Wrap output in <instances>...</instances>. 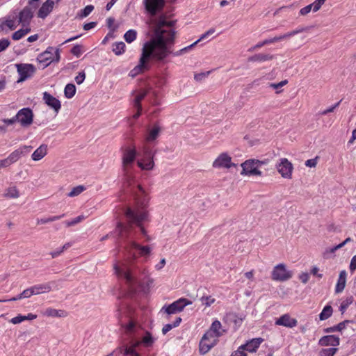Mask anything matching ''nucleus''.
<instances>
[{
	"instance_id": "6e6d98bb",
	"label": "nucleus",
	"mask_w": 356,
	"mask_h": 356,
	"mask_svg": "<svg viewBox=\"0 0 356 356\" xmlns=\"http://www.w3.org/2000/svg\"><path fill=\"white\" fill-rule=\"evenodd\" d=\"M245 350L243 346L241 345L238 347V348L232 353L231 356H247V354L244 352Z\"/></svg>"
},
{
	"instance_id": "5701e85b",
	"label": "nucleus",
	"mask_w": 356,
	"mask_h": 356,
	"mask_svg": "<svg viewBox=\"0 0 356 356\" xmlns=\"http://www.w3.org/2000/svg\"><path fill=\"white\" fill-rule=\"evenodd\" d=\"M54 6L53 0H47L40 8L38 17L42 19L45 18L52 11Z\"/></svg>"
},
{
	"instance_id": "0e129e2a",
	"label": "nucleus",
	"mask_w": 356,
	"mask_h": 356,
	"mask_svg": "<svg viewBox=\"0 0 356 356\" xmlns=\"http://www.w3.org/2000/svg\"><path fill=\"white\" fill-rule=\"evenodd\" d=\"M311 10H312V7L311 6V4L302 8L300 9V14L301 15H306L307 14H308L309 13L311 12Z\"/></svg>"
},
{
	"instance_id": "e433bc0d",
	"label": "nucleus",
	"mask_w": 356,
	"mask_h": 356,
	"mask_svg": "<svg viewBox=\"0 0 356 356\" xmlns=\"http://www.w3.org/2000/svg\"><path fill=\"white\" fill-rule=\"evenodd\" d=\"M19 195V191L15 186L7 188L4 193V196L8 198H17Z\"/></svg>"
},
{
	"instance_id": "f704fd0d",
	"label": "nucleus",
	"mask_w": 356,
	"mask_h": 356,
	"mask_svg": "<svg viewBox=\"0 0 356 356\" xmlns=\"http://www.w3.org/2000/svg\"><path fill=\"white\" fill-rule=\"evenodd\" d=\"M332 308L330 305H326L323 309L322 312L319 314V318L321 321H324L327 319L330 316H331L332 314Z\"/></svg>"
},
{
	"instance_id": "423d86ee",
	"label": "nucleus",
	"mask_w": 356,
	"mask_h": 356,
	"mask_svg": "<svg viewBox=\"0 0 356 356\" xmlns=\"http://www.w3.org/2000/svg\"><path fill=\"white\" fill-rule=\"evenodd\" d=\"M60 54L58 50H55L54 47H48L46 51L39 54L37 60L41 65L42 68H45L54 61H58Z\"/></svg>"
},
{
	"instance_id": "2eb2a0df",
	"label": "nucleus",
	"mask_w": 356,
	"mask_h": 356,
	"mask_svg": "<svg viewBox=\"0 0 356 356\" xmlns=\"http://www.w3.org/2000/svg\"><path fill=\"white\" fill-rule=\"evenodd\" d=\"M17 72L20 77L18 82L24 81L31 77L35 72V67L32 64H17Z\"/></svg>"
},
{
	"instance_id": "2f4dec72",
	"label": "nucleus",
	"mask_w": 356,
	"mask_h": 356,
	"mask_svg": "<svg viewBox=\"0 0 356 356\" xmlns=\"http://www.w3.org/2000/svg\"><path fill=\"white\" fill-rule=\"evenodd\" d=\"M125 44L123 42H118L113 44L112 51L117 56H120L124 52Z\"/></svg>"
},
{
	"instance_id": "4468645a",
	"label": "nucleus",
	"mask_w": 356,
	"mask_h": 356,
	"mask_svg": "<svg viewBox=\"0 0 356 356\" xmlns=\"http://www.w3.org/2000/svg\"><path fill=\"white\" fill-rule=\"evenodd\" d=\"M215 168H227L235 167L236 164L232 162V158L227 153L220 154L213 162Z\"/></svg>"
},
{
	"instance_id": "09e8293b",
	"label": "nucleus",
	"mask_w": 356,
	"mask_h": 356,
	"mask_svg": "<svg viewBox=\"0 0 356 356\" xmlns=\"http://www.w3.org/2000/svg\"><path fill=\"white\" fill-rule=\"evenodd\" d=\"M341 248L339 247V245H335L332 248H327L325 252H323V257L325 258H328L330 257L331 254H334L336 250L340 249Z\"/></svg>"
},
{
	"instance_id": "a211bd4d",
	"label": "nucleus",
	"mask_w": 356,
	"mask_h": 356,
	"mask_svg": "<svg viewBox=\"0 0 356 356\" xmlns=\"http://www.w3.org/2000/svg\"><path fill=\"white\" fill-rule=\"evenodd\" d=\"M32 149L31 146L23 145L19 147L18 149H15L13 152H11L8 159L11 162V163H14L17 162L21 157L24 156L30 153Z\"/></svg>"
},
{
	"instance_id": "5fc2aeb1",
	"label": "nucleus",
	"mask_w": 356,
	"mask_h": 356,
	"mask_svg": "<svg viewBox=\"0 0 356 356\" xmlns=\"http://www.w3.org/2000/svg\"><path fill=\"white\" fill-rule=\"evenodd\" d=\"M8 39H2L0 40V52L5 51L10 45Z\"/></svg>"
},
{
	"instance_id": "aec40b11",
	"label": "nucleus",
	"mask_w": 356,
	"mask_h": 356,
	"mask_svg": "<svg viewBox=\"0 0 356 356\" xmlns=\"http://www.w3.org/2000/svg\"><path fill=\"white\" fill-rule=\"evenodd\" d=\"M243 318L244 317L241 315L239 316L234 312H228L224 316L222 321L226 323H233L235 329H238L241 325Z\"/></svg>"
},
{
	"instance_id": "a18cd8bd",
	"label": "nucleus",
	"mask_w": 356,
	"mask_h": 356,
	"mask_svg": "<svg viewBox=\"0 0 356 356\" xmlns=\"http://www.w3.org/2000/svg\"><path fill=\"white\" fill-rule=\"evenodd\" d=\"M94 6L92 5L86 6L83 10H81L80 17H86L89 15L93 10Z\"/></svg>"
},
{
	"instance_id": "b1692460",
	"label": "nucleus",
	"mask_w": 356,
	"mask_h": 356,
	"mask_svg": "<svg viewBox=\"0 0 356 356\" xmlns=\"http://www.w3.org/2000/svg\"><path fill=\"white\" fill-rule=\"evenodd\" d=\"M340 339L335 335H327L321 337L318 341L319 345L323 346H337L339 345Z\"/></svg>"
},
{
	"instance_id": "f257e3e1",
	"label": "nucleus",
	"mask_w": 356,
	"mask_h": 356,
	"mask_svg": "<svg viewBox=\"0 0 356 356\" xmlns=\"http://www.w3.org/2000/svg\"><path fill=\"white\" fill-rule=\"evenodd\" d=\"M132 193L134 195L135 207L131 209L128 207L125 211L127 225L118 222L116 232L122 240H127L125 245V250L128 254L127 260L115 264L114 269L116 275L125 280L129 285L141 284L145 278L149 277V271L146 268H135L132 266L131 262L135 260V250H138L139 254L142 257H147L150 254L152 248L149 245L142 246L137 243L132 233L133 225L140 228L143 235L146 236L147 241L149 237L143 227V222L147 220L148 213L146 208L148 206L149 197L140 184L133 186Z\"/></svg>"
},
{
	"instance_id": "7ed1b4c3",
	"label": "nucleus",
	"mask_w": 356,
	"mask_h": 356,
	"mask_svg": "<svg viewBox=\"0 0 356 356\" xmlns=\"http://www.w3.org/2000/svg\"><path fill=\"white\" fill-rule=\"evenodd\" d=\"M226 332L227 330L222 327L221 323L217 319L214 320L200 341V353L202 355L207 353L217 344L218 338Z\"/></svg>"
},
{
	"instance_id": "c85d7f7f",
	"label": "nucleus",
	"mask_w": 356,
	"mask_h": 356,
	"mask_svg": "<svg viewBox=\"0 0 356 356\" xmlns=\"http://www.w3.org/2000/svg\"><path fill=\"white\" fill-rule=\"evenodd\" d=\"M346 275L347 273L345 270L340 272L335 288L336 293H341L344 289L346 283Z\"/></svg>"
},
{
	"instance_id": "49530a36",
	"label": "nucleus",
	"mask_w": 356,
	"mask_h": 356,
	"mask_svg": "<svg viewBox=\"0 0 356 356\" xmlns=\"http://www.w3.org/2000/svg\"><path fill=\"white\" fill-rule=\"evenodd\" d=\"M326 0H315L314 3H311L313 12H317L320 10L321 6L325 3Z\"/></svg>"
},
{
	"instance_id": "774afa93",
	"label": "nucleus",
	"mask_w": 356,
	"mask_h": 356,
	"mask_svg": "<svg viewBox=\"0 0 356 356\" xmlns=\"http://www.w3.org/2000/svg\"><path fill=\"white\" fill-rule=\"evenodd\" d=\"M356 269V255L353 256L351 259L350 264V270L354 272Z\"/></svg>"
},
{
	"instance_id": "72a5a7b5",
	"label": "nucleus",
	"mask_w": 356,
	"mask_h": 356,
	"mask_svg": "<svg viewBox=\"0 0 356 356\" xmlns=\"http://www.w3.org/2000/svg\"><path fill=\"white\" fill-rule=\"evenodd\" d=\"M202 305L206 307H211L216 302V298L212 296H202L200 298Z\"/></svg>"
},
{
	"instance_id": "603ef678",
	"label": "nucleus",
	"mask_w": 356,
	"mask_h": 356,
	"mask_svg": "<svg viewBox=\"0 0 356 356\" xmlns=\"http://www.w3.org/2000/svg\"><path fill=\"white\" fill-rule=\"evenodd\" d=\"M123 354L124 355H127V356H131V355H136V352L134 349V347H125L124 349H123Z\"/></svg>"
},
{
	"instance_id": "c9c22d12",
	"label": "nucleus",
	"mask_w": 356,
	"mask_h": 356,
	"mask_svg": "<svg viewBox=\"0 0 356 356\" xmlns=\"http://www.w3.org/2000/svg\"><path fill=\"white\" fill-rule=\"evenodd\" d=\"M136 37L137 31L134 29H130L127 31L124 35V38L128 43H131L134 41L136 39Z\"/></svg>"
},
{
	"instance_id": "7c9ffc66",
	"label": "nucleus",
	"mask_w": 356,
	"mask_h": 356,
	"mask_svg": "<svg viewBox=\"0 0 356 356\" xmlns=\"http://www.w3.org/2000/svg\"><path fill=\"white\" fill-rule=\"evenodd\" d=\"M31 31L30 27H22L19 30L15 31L13 35L12 38L14 40H19L21 38H22L24 36H25L27 33H29Z\"/></svg>"
},
{
	"instance_id": "1a4fd4ad",
	"label": "nucleus",
	"mask_w": 356,
	"mask_h": 356,
	"mask_svg": "<svg viewBox=\"0 0 356 356\" xmlns=\"http://www.w3.org/2000/svg\"><path fill=\"white\" fill-rule=\"evenodd\" d=\"M191 304V301L181 298L168 306H163L161 311L168 314H173L181 312L186 306Z\"/></svg>"
},
{
	"instance_id": "a878e982",
	"label": "nucleus",
	"mask_w": 356,
	"mask_h": 356,
	"mask_svg": "<svg viewBox=\"0 0 356 356\" xmlns=\"http://www.w3.org/2000/svg\"><path fill=\"white\" fill-rule=\"evenodd\" d=\"M161 128L157 124H154L152 128H149L145 136V140L148 143L153 142L159 136Z\"/></svg>"
},
{
	"instance_id": "0eeeda50",
	"label": "nucleus",
	"mask_w": 356,
	"mask_h": 356,
	"mask_svg": "<svg viewBox=\"0 0 356 356\" xmlns=\"http://www.w3.org/2000/svg\"><path fill=\"white\" fill-rule=\"evenodd\" d=\"M293 276V273L286 268L284 264H279L276 265L271 273V278L277 282H285L291 279Z\"/></svg>"
},
{
	"instance_id": "8fccbe9b",
	"label": "nucleus",
	"mask_w": 356,
	"mask_h": 356,
	"mask_svg": "<svg viewBox=\"0 0 356 356\" xmlns=\"http://www.w3.org/2000/svg\"><path fill=\"white\" fill-rule=\"evenodd\" d=\"M306 29L305 28H299V29H296L292 31H290V32H288L285 34H284V37H285V39H287L289 38H291L292 36H294L296 34H298V33H300L303 31H305Z\"/></svg>"
},
{
	"instance_id": "bb28decb",
	"label": "nucleus",
	"mask_w": 356,
	"mask_h": 356,
	"mask_svg": "<svg viewBox=\"0 0 356 356\" xmlns=\"http://www.w3.org/2000/svg\"><path fill=\"white\" fill-rule=\"evenodd\" d=\"M48 147L45 144H42L39 147H38L32 154L31 159L34 161H38L41 160L47 154Z\"/></svg>"
},
{
	"instance_id": "6e6552de",
	"label": "nucleus",
	"mask_w": 356,
	"mask_h": 356,
	"mask_svg": "<svg viewBox=\"0 0 356 356\" xmlns=\"http://www.w3.org/2000/svg\"><path fill=\"white\" fill-rule=\"evenodd\" d=\"M143 157L137 161L138 167L144 170H152L154 166V162L153 160L154 155L152 154L151 150L145 146L143 148Z\"/></svg>"
},
{
	"instance_id": "c756f323",
	"label": "nucleus",
	"mask_w": 356,
	"mask_h": 356,
	"mask_svg": "<svg viewBox=\"0 0 356 356\" xmlns=\"http://www.w3.org/2000/svg\"><path fill=\"white\" fill-rule=\"evenodd\" d=\"M274 56L270 54H257L250 56L248 58L250 62H259L262 63L267 60H270L273 59Z\"/></svg>"
},
{
	"instance_id": "393cba45",
	"label": "nucleus",
	"mask_w": 356,
	"mask_h": 356,
	"mask_svg": "<svg viewBox=\"0 0 356 356\" xmlns=\"http://www.w3.org/2000/svg\"><path fill=\"white\" fill-rule=\"evenodd\" d=\"M264 341V339L259 337V338H254L251 340H249L247 341L245 344L242 345L244 348V349L246 351H248L250 353H254L255 352L257 348L259 347L261 343Z\"/></svg>"
},
{
	"instance_id": "9d476101",
	"label": "nucleus",
	"mask_w": 356,
	"mask_h": 356,
	"mask_svg": "<svg viewBox=\"0 0 356 356\" xmlns=\"http://www.w3.org/2000/svg\"><path fill=\"white\" fill-rule=\"evenodd\" d=\"M276 169L284 179H291L293 170V164L286 158L280 159L277 163Z\"/></svg>"
},
{
	"instance_id": "864d4df0",
	"label": "nucleus",
	"mask_w": 356,
	"mask_h": 356,
	"mask_svg": "<svg viewBox=\"0 0 356 356\" xmlns=\"http://www.w3.org/2000/svg\"><path fill=\"white\" fill-rule=\"evenodd\" d=\"M340 102H341V101H339V102H337V104H335L334 105H333V106H332L329 107L328 108H327V109H325V110H324V111H321V112L319 113V114H320V115H327V113H329L333 112V111H334V109H335L336 108H337V107L339 106Z\"/></svg>"
},
{
	"instance_id": "338daca9",
	"label": "nucleus",
	"mask_w": 356,
	"mask_h": 356,
	"mask_svg": "<svg viewBox=\"0 0 356 356\" xmlns=\"http://www.w3.org/2000/svg\"><path fill=\"white\" fill-rule=\"evenodd\" d=\"M299 279L302 283L306 284L309 281V275L307 273H302L299 275Z\"/></svg>"
},
{
	"instance_id": "f03ea898",
	"label": "nucleus",
	"mask_w": 356,
	"mask_h": 356,
	"mask_svg": "<svg viewBox=\"0 0 356 356\" xmlns=\"http://www.w3.org/2000/svg\"><path fill=\"white\" fill-rule=\"evenodd\" d=\"M151 23L154 27V36L144 44L139 64L129 72V76L132 77L147 68L146 63L150 57L164 63L165 58L172 53L171 45L174 42L175 34L172 29V22H168L164 16H160L158 19L152 18Z\"/></svg>"
},
{
	"instance_id": "4d7b16f0",
	"label": "nucleus",
	"mask_w": 356,
	"mask_h": 356,
	"mask_svg": "<svg viewBox=\"0 0 356 356\" xmlns=\"http://www.w3.org/2000/svg\"><path fill=\"white\" fill-rule=\"evenodd\" d=\"M86 79V74L84 72H81L79 74L75 77V81L77 84H81Z\"/></svg>"
},
{
	"instance_id": "e2e57ef3",
	"label": "nucleus",
	"mask_w": 356,
	"mask_h": 356,
	"mask_svg": "<svg viewBox=\"0 0 356 356\" xmlns=\"http://www.w3.org/2000/svg\"><path fill=\"white\" fill-rule=\"evenodd\" d=\"M287 83H288V81L286 80H284L277 83H270L269 86L274 89H278V88H282L284 86H285Z\"/></svg>"
},
{
	"instance_id": "6ab92c4d",
	"label": "nucleus",
	"mask_w": 356,
	"mask_h": 356,
	"mask_svg": "<svg viewBox=\"0 0 356 356\" xmlns=\"http://www.w3.org/2000/svg\"><path fill=\"white\" fill-rule=\"evenodd\" d=\"M43 100L44 103L48 106L53 108L56 113H58L61 108V104L58 99L53 97L49 92H43Z\"/></svg>"
},
{
	"instance_id": "20e7f679",
	"label": "nucleus",
	"mask_w": 356,
	"mask_h": 356,
	"mask_svg": "<svg viewBox=\"0 0 356 356\" xmlns=\"http://www.w3.org/2000/svg\"><path fill=\"white\" fill-rule=\"evenodd\" d=\"M137 152L135 146L126 147L122 152V170L126 184L131 186L134 182L131 168L136 159Z\"/></svg>"
},
{
	"instance_id": "79ce46f5",
	"label": "nucleus",
	"mask_w": 356,
	"mask_h": 356,
	"mask_svg": "<svg viewBox=\"0 0 356 356\" xmlns=\"http://www.w3.org/2000/svg\"><path fill=\"white\" fill-rule=\"evenodd\" d=\"M86 188L82 186L79 185L77 186L72 189V191L68 193L69 197H75L81 194L83 191H84Z\"/></svg>"
},
{
	"instance_id": "37998d69",
	"label": "nucleus",
	"mask_w": 356,
	"mask_h": 356,
	"mask_svg": "<svg viewBox=\"0 0 356 356\" xmlns=\"http://www.w3.org/2000/svg\"><path fill=\"white\" fill-rule=\"evenodd\" d=\"M337 348H329L322 349L320 352V355L321 356H333L337 351Z\"/></svg>"
},
{
	"instance_id": "de8ad7c7",
	"label": "nucleus",
	"mask_w": 356,
	"mask_h": 356,
	"mask_svg": "<svg viewBox=\"0 0 356 356\" xmlns=\"http://www.w3.org/2000/svg\"><path fill=\"white\" fill-rule=\"evenodd\" d=\"M282 40H285V37H284V34L280 35L279 36H275L272 38L266 39V40H264V43H265L266 44H272V43H275V42L281 41Z\"/></svg>"
},
{
	"instance_id": "3c124183",
	"label": "nucleus",
	"mask_w": 356,
	"mask_h": 356,
	"mask_svg": "<svg viewBox=\"0 0 356 356\" xmlns=\"http://www.w3.org/2000/svg\"><path fill=\"white\" fill-rule=\"evenodd\" d=\"M209 74H210L209 71L198 73V74H195L194 79L197 81H201L204 80L205 78H207Z\"/></svg>"
},
{
	"instance_id": "39448f33",
	"label": "nucleus",
	"mask_w": 356,
	"mask_h": 356,
	"mask_svg": "<svg viewBox=\"0 0 356 356\" xmlns=\"http://www.w3.org/2000/svg\"><path fill=\"white\" fill-rule=\"evenodd\" d=\"M267 161H260L257 159H248L245 162L242 163L241 166L242 167V171L241 175H262L261 171L259 170L263 165L267 164Z\"/></svg>"
},
{
	"instance_id": "412c9836",
	"label": "nucleus",
	"mask_w": 356,
	"mask_h": 356,
	"mask_svg": "<svg viewBox=\"0 0 356 356\" xmlns=\"http://www.w3.org/2000/svg\"><path fill=\"white\" fill-rule=\"evenodd\" d=\"M297 320L291 318L288 314L282 315L275 321L277 325H282L287 327H293L297 325Z\"/></svg>"
},
{
	"instance_id": "4be33fe9",
	"label": "nucleus",
	"mask_w": 356,
	"mask_h": 356,
	"mask_svg": "<svg viewBox=\"0 0 356 356\" xmlns=\"http://www.w3.org/2000/svg\"><path fill=\"white\" fill-rule=\"evenodd\" d=\"M54 284V282H50L32 286L31 289L33 295H39L51 291Z\"/></svg>"
},
{
	"instance_id": "cd10ccee",
	"label": "nucleus",
	"mask_w": 356,
	"mask_h": 356,
	"mask_svg": "<svg viewBox=\"0 0 356 356\" xmlns=\"http://www.w3.org/2000/svg\"><path fill=\"white\" fill-rule=\"evenodd\" d=\"M42 314L48 317H65L67 316V312L65 310H58L51 307L47 308Z\"/></svg>"
},
{
	"instance_id": "69168bd1",
	"label": "nucleus",
	"mask_w": 356,
	"mask_h": 356,
	"mask_svg": "<svg viewBox=\"0 0 356 356\" xmlns=\"http://www.w3.org/2000/svg\"><path fill=\"white\" fill-rule=\"evenodd\" d=\"M12 165L11 162L9 161V159L7 158L0 160V169L3 168H7Z\"/></svg>"
},
{
	"instance_id": "c03bdc74",
	"label": "nucleus",
	"mask_w": 356,
	"mask_h": 356,
	"mask_svg": "<svg viewBox=\"0 0 356 356\" xmlns=\"http://www.w3.org/2000/svg\"><path fill=\"white\" fill-rule=\"evenodd\" d=\"M353 297H348L344 300L342 301L341 303L339 309L341 312H343L348 307L349 305L353 302Z\"/></svg>"
},
{
	"instance_id": "f8f14e48",
	"label": "nucleus",
	"mask_w": 356,
	"mask_h": 356,
	"mask_svg": "<svg viewBox=\"0 0 356 356\" xmlns=\"http://www.w3.org/2000/svg\"><path fill=\"white\" fill-rule=\"evenodd\" d=\"M16 17L19 25L22 27H29L31 19L33 17V10L29 6H25L21 11L16 12Z\"/></svg>"
},
{
	"instance_id": "ddd939ff",
	"label": "nucleus",
	"mask_w": 356,
	"mask_h": 356,
	"mask_svg": "<svg viewBox=\"0 0 356 356\" xmlns=\"http://www.w3.org/2000/svg\"><path fill=\"white\" fill-rule=\"evenodd\" d=\"M16 119L22 127H29L33 123V113L29 108L20 109L15 115Z\"/></svg>"
},
{
	"instance_id": "473e14b6",
	"label": "nucleus",
	"mask_w": 356,
	"mask_h": 356,
	"mask_svg": "<svg viewBox=\"0 0 356 356\" xmlns=\"http://www.w3.org/2000/svg\"><path fill=\"white\" fill-rule=\"evenodd\" d=\"M76 93V87L72 83H68L65 86L64 94L65 97L70 99L74 96Z\"/></svg>"
},
{
	"instance_id": "13d9d810",
	"label": "nucleus",
	"mask_w": 356,
	"mask_h": 356,
	"mask_svg": "<svg viewBox=\"0 0 356 356\" xmlns=\"http://www.w3.org/2000/svg\"><path fill=\"white\" fill-rule=\"evenodd\" d=\"M25 321V318L22 315H18L10 320V322L13 324H19Z\"/></svg>"
},
{
	"instance_id": "680f3d73",
	"label": "nucleus",
	"mask_w": 356,
	"mask_h": 356,
	"mask_svg": "<svg viewBox=\"0 0 356 356\" xmlns=\"http://www.w3.org/2000/svg\"><path fill=\"white\" fill-rule=\"evenodd\" d=\"M32 296H33V293L31 286L30 288H28V289L24 290L22 292V296L24 297V298H28Z\"/></svg>"
},
{
	"instance_id": "ea45409f",
	"label": "nucleus",
	"mask_w": 356,
	"mask_h": 356,
	"mask_svg": "<svg viewBox=\"0 0 356 356\" xmlns=\"http://www.w3.org/2000/svg\"><path fill=\"white\" fill-rule=\"evenodd\" d=\"M348 321H343V322L339 323L337 325H334L333 327H328V328L325 329V331L326 332H336V331L341 332V330H343L346 327V323Z\"/></svg>"
},
{
	"instance_id": "bf43d9fd",
	"label": "nucleus",
	"mask_w": 356,
	"mask_h": 356,
	"mask_svg": "<svg viewBox=\"0 0 356 356\" xmlns=\"http://www.w3.org/2000/svg\"><path fill=\"white\" fill-rule=\"evenodd\" d=\"M71 52L72 54H74L76 57L80 56V55L82 54L81 47L79 45L74 46L72 49Z\"/></svg>"
},
{
	"instance_id": "9b49d317",
	"label": "nucleus",
	"mask_w": 356,
	"mask_h": 356,
	"mask_svg": "<svg viewBox=\"0 0 356 356\" xmlns=\"http://www.w3.org/2000/svg\"><path fill=\"white\" fill-rule=\"evenodd\" d=\"M19 25L16 17V11L7 15L2 19H0V31L6 33L9 31L15 30Z\"/></svg>"
},
{
	"instance_id": "a19ab883",
	"label": "nucleus",
	"mask_w": 356,
	"mask_h": 356,
	"mask_svg": "<svg viewBox=\"0 0 356 356\" xmlns=\"http://www.w3.org/2000/svg\"><path fill=\"white\" fill-rule=\"evenodd\" d=\"M86 217L83 215L79 216L71 220H66L65 224L67 227L74 226L75 225L82 222Z\"/></svg>"
},
{
	"instance_id": "052dcab7",
	"label": "nucleus",
	"mask_w": 356,
	"mask_h": 356,
	"mask_svg": "<svg viewBox=\"0 0 356 356\" xmlns=\"http://www.w3.org/2000/svg\"><path fill=\"white\" fill-rule=\"evenodd\" d=\"M318 157L315 159H308L305 161V165L309 168H314L317 165Z\"/></svg>"
},
{
	"instance_id": "4c0bfd02",
	"label": "nucleus",
	"mask_w": 356,
	"mask_h": 356,
	"mask_svg": "<svg viewBox=\"0 0 356 356\" xmlns=\"http://www.w3.org/2000/svg\"><path fill=\"white\" fill-rule=\"evenodd\" d=\"M155 339L153 338L152 334L149 332H147L145 335L143 337L141 343L146 347L152 346L154 343Z\"/></svg>"
},
{
	"instance_id": "58836bf2",
	"label": "nucleus",
	"mask_w": 356,
	"mask_h": 356,
	"mask_svg": "<svg viewBox=\"0 0 356 356\" xmlns=\"http://www.w3.org/2000/svg\"><path fill=\"white\" fill-rule=\"evenodd\" d=\"M146 95H147V92L145 90H142L136 96L134 102V107L140 108V106H141L140 102L145 98Z\"/></svg>"
},
{
	"instance_id": "dca6fc26",
	"label": "nucleus",
	"mask_w": 356,
	"mask_h": 356,
	"mask_svg": "<svg viewBox=\"0 0 356 356\" xmlns=\"http://www.w3.org/2000/svg\"><path fill=\"white\" fill-rule=\"evenodd\" d=\"M164 4L165 0H145V8L152 17L162 10Z\"/></svg>"
},
{
	"instance_id": "f3484780",
	"label": "nucleus",
	"mask_w": 356,
	"mask_h": 356,
	"mask_svg": "<svg viewBox=\"0 0 356 356\" xmlns=\"http://www.w3.org/2000/svg\"><path fill=\"white\" fill-rule=\"evenodd\" d=\"M215 33V29H210L209 31H207V32H205L204 33H203L200 38L196 40L195 42H193V44L187 46V47H185L182 49H181L179 51H175L172 53V54L174 56H180L183 54H185L186 53H188L190 50H191L198 42H200V41H202L207 38H208L210 35H211L213 33Z\"/></svg>"
}]
</instances>
